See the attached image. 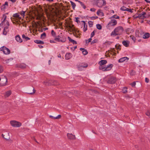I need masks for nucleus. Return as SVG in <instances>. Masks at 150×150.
Returning a JSON list of instances; mask_svg holds the SVG:
<instances>
[{"mask_svg":"<svg viewBox=\"0 0 150 150\" xmlns=\"http://www.w3.org/2000/svg\"><path fill=\"white\" fill-rule=\"evenodd\" d=\"M67 136L68 138L70 139H74L76 138L75 136L71 134H67Z\"/></svg>","mask_w":150,"mask_h":150,"instance_id":"10","label":"nucleus"},{"mask_svg":"<svg viewBox=\"0 0 150 150\" xmlns=\"http://www.w3.org/2000/svg\"><path fill=\"white\" fill-rule=\"evenodd\" d=\"M145 81L146 83H148L149 81V80L147 78H146L145 79Z\"/></svg>","mask_w":150,"mask_h":150,"instance_id":"53","label":"nucleus"},{"mask_svg":"<svg viewBox=\"0 0 150 150\" xmlns=\"http://www.w3.org/2000/svg\"><path fill=\"white\" fill-rule=\"evenodd\" d=\"M146 115L148 116L150 115V111H148L146 113Z\"/></svg>","mask_w":150,"mask_h":150,"instance_id":"50","label":"nucleus"},{"mask_svg":"<svg viewBox=\"0 0 150 150\" xmlns=\"http://www.w3.org/2000/svg\"><path fill=\"white\" fill-rule=\"evenodd\" d=\"M3 71V68L1 65H0V73H1Z\"/></svg>","mask_w":150,"mask_h":150,"instance_id":"48","label":"nucleus"},{"mask_svg":"<svg viewBox=\"0 0 150 150\" xmlns=\"http://www.w3.org/2000/svg\"><path fill=\"white\" fill-rule=\"evenodd\" d=\"M91 18L92 19H94L97 18L98 17L97 16L92 17Z\"/></svg>","mask_w":150,"mask_h":150,"instance_id":"57","label":"nucleus"},{"mask_svg":"<svg viewBox=\"0 0 150 150\" xmlns=\"http://www.w3.org/2000/svg\"><path fill=\"white\" fill-rule=\"evenodd\" d=\"M97 14L98 16H103V13L101 11L100 9H99L98 10L97 12Z\"/></svg>","mask_w":150,"mask_h":150,"instance_id":"24","label":"nucleus"},{"mask_svg":"<svg viewBox=\"0 0 150 150\" xmlns=\"http://www.w3.org/2000/svg\"><path fill=\"white\" fill-rule=\"evenodd\" d=\"M35 42L38 44H43L44 42L43 41L40 40H36L34 41Z\"/></svg>","mask_w":150,"mask_h":150,"instance_id":"21","label":"nucleus"},{"mask_svg":"<svg viewBox=\"0 0 150 150\" xmlns=\"http://www.w3.org/2000/svg\"><path fill=\"white\" fill-rule=\"evenodd\" d=\"M80 50L82 51L83 54L85 55L88 54V52L86 50H85L82 48H80Z\"/></svg>","mask_w":150,"mask_h":150,"instance_id":"19","label":"nucleus"},{"mask_svg":"<svg viewBox=\"0 0 150 150\" xmlns=\"http://www.w3.org/2000/svg\"><path fill=\"white\" fill-rule=\"evenodd\" d=\"M88 66V65L87 64H82L79 67V70H81L82 68H86Z\"/></svg>","mask_w":150,"mask_h":150,"instance_id":"14","label":"nucleus"},{"mask_svg":"<svg viewBox=\"0 0 150 150\" xmlns=\"http://www.w3.org/2000/svg\"><path fill=\"white\" fill-rule=\"evenodd\" d=\"M51 34L54 37H55L56 35V33L53 30H52L51 31Z\"/></svg>","mask_w":150,"mask_h":150,"instance_id":"39","label":"nucleus"},{"mask_svg":"<svg viewBox=\"0 0 150 150\" xmlns=\"http://www.w3.org/2000/svg\"><path fill=\"white\" fill-rule=\"evenodd\" d=\"M26 67V65L23 64H21L19 65V67L22 69H25Z\"/></svg>","mask_w":150,"mask_h":150,"instance_id":"25","label":"nucleus"},{"mask_svg":"<svg viewBox=\"0 0 150 150\" xmlns=\"http://www.w3.org/2000/svg\"><path fill=\"white\" fill-rule=\"evenodd\" d=\"M39 31L41 32H42L43 31H44V30H43V29H39Z\"/></svg>","mask_w":150,"mask_h":150,"instance_id":"62","label":"nucleus"},{"mask_svg":"<svg viewBox=\"0 0 150 150\" xmlns=\"http://www.w3.org/2000/svg\"><path fill=\"white\" fill-rule=\"evenodd\" d=\"M124 31V29L121 26H118L115 28L114 30L110 34L111 36L115 37L117 35H121Z\"/></svg>","mask_w":150,"mask_h":150,"instance_id":"2","label":"nucleus"},{"mask_svg":"<svg viewBox=\"0 0 150 150\" xmlns=\"http://www.w3.org/2000/svg\"><path fill=\"white\" fill-rule=\"evenodd\" d=\"M119 17L118 16H117L116 15H114L111 17V18L119 19Z\"/></svg>","mask_w":150,"mask_h":150,"instance_id":"37","label":"nucleus"},{"mask_svg":"<svg viewBox=\"0 0 150 150\" xmlns=\"http://www.w3.org/2000/svg\"><path fill=\"white\" fill-rule=\"evenodd\" d=\"M107 61L106 60H101L99 62V64L100 66L99 67V69L102 70L103 71H105L110 70L113 66L112 64H110L107 66L106 67H104L103 65L106 64Z\"/></svg>","mask_w":150,"mask_h":150,"instance_id":"1","label":"nucleus"},{"mask_svg":"<svg viewBox=\"0 0 150 150\" xmlns=\"http://www.w3.org/2000/svg\"><path fill=\"white\" fill-rule=\"evenodd\" d=\"M6 23L7 24V26H6V27H4V31H3V34H5V35H6V33L5 34V32H4V31L8 29V26H9V23L8 22V21H7L6 22Z\"/></svg>","mask_w":150,"mask_h":150,"instance_id":"22","label":"nucleus"},{"mask_svg":"<svg viewBox=\"0 0 150 150\" xmlns=\"http://www.w3.org/2000/svg\"><path fill=\"white\" fill-rule=\"evenodd\" d=\"M127 11H129V12H130V13H132V11L131 10V9H129V8H127Z\"/></svg>","mask_w":150,"mask_h":150,"instance_id":"54","label":"nucleus"},{"mask_svg":"<svg viewBox=\"0 0 150 150\" xmlns=\"http://www.w3.org/2000/svg\"><path fill=\"white\" fill-rule=\"evenodd\" d=\"M50 42L51 43H55V42L54 41L52 40H50Z\"/></svg>","mask_w":150,"mask_h":150,"instance_id":"61","label":"nucleus"},{"mask_svg":"<svg viewBox=\"0 0 150 150\" xmlns=\"http://www.w3.org/2000/svg\"><path fill=\"white\" fill-rule=\"evenodd\" d=\"M7 83V79L6 77L4 76L0 77V86H3L6 85Z\"/></svg>","mask_w":150,"mask_h":150,"instance_id":"4","label":"nucleus"},{"mask_svg":"<svg viewBox=\"0 0 150 150\" xmlns=\"http://www.w3.org/2000/svg\"><path fill=\"white\" fill-rule=\"evenodd\" d=\"M11 91H8L6 92L4 96L5 98L8 97L11 95Z\"/></svg>","mask_w":150,"mask_h":150,"instance_id":"17","label":"nucleus"},{"mask_svg":"<svg viewBox=\"0 0 150 150\" xmlns=\"http://www.w3.org/2000/svg\"><path fill=\"white\" fill-rule=\"evenodd\" d=\"M4 5V6H8V2L7 1L6 2H5V4Z\"/></svg>","mask_w":150,"mask_h":150,"instance_id":"60","label":"nucleus"},{"mask_svg":"<svg viewBox=\"0 0 150 150\" xmlns=\"http://www.w3.org/2000/svg\"><path fill=\"white\" fill-rule=\"evenodd\" d=\"M48 28H43V30L44 31L46 30H48Z\"/></svg>","mask_w":150,"mask_h":150,"instance_id":"64","label":"nucleus"},{"mask_svg":"<svg viewBox=\"0 0 150 150\" xmlns=\"http://www.w3.org/2000/svg\"><path fill=\"white\" fill-rule=\"evenodd\" d=\"M80 4L81 5V6H82V7L84 9H85L86 7V6L84 5V4H83V3L82 2H80Z\"/></svg>","mask_w":150,"mask_h":150,"instance_id":"40","label":"nucleus"},{"mask_svg":"<svg viewBox=\"0 0 150 150\" xmlns=\"http://www.w3.org/2000/svg\"><path fill=\"white\" fill-rule=\"evenodd\" d=\"M13 16L15 17H16L18 18V17H19V15L18 13H15L13 15Z\"/></svg>","mask_w":150,"mask_h":150,"instance_id":"44","label":"nucleus"},{"mask_svg":"<svg viewBox=\"0 0 150 150\" xmlns=\"http://www.w3.org/2000/svg\"><path fill=\"white\" fill-rule=\"evenodd\" d=\"M82 22H83L84 24V28L83 30L84 32H85L87 30V27H85V25L86 23L84 21H82Z\"/></svg>","mask_w":150,"mask_h":150,"instance_id":"31","label":"nucleus"},{"mask_svg":"<svg viewBox=\"0 0 150 150\" xmlns=\"http://www.w3.org/2000/svg\"><path fill=\"white\" fill-rule=\"evenodd\" d=\"M130 84L132 87H134L136 85V83L135 82H134L132 83H131Z\"/></svg>","mask_w":150,"mask_h":150,"instance_id":"51","label":"nucleus"},{"mask_svg":"<svg viewBox=\"0 0 150 150\" xmlns=\"http://www.w3.org/2000/svg\"><path fill=\"white\" fill-rule=\"evenodd\" d=\"M130 37L134 41H135L136 38L135 37L133 36H130Z\"/></svg>","mask_w":150,"mask_h":150,"instance_id":"47","label":"nucleus"},{"mask_svg":"<svg viewBox=\"0 0 150 150\" xmlns=\"http://www.w3.org/2000/svg\"><path fill=\"white\" fill-rule=\"evenodd\" d=\"M9 1H10L12 2L13 3H14L16 2V0H9Z\"/></svg>","mask_w":150,"mask_h":150,"instance_id":"63","label":"nucleus"},{"mask_svg":"<svg viewBox=\"0 0 150 150\" xmlns=\"http://www.w3.org/2000/svg\"><path fill=\"white\" fill-rule=\"evenodd\" d=\"M73 25H69L68 26L70 30V32H72L73 30V29L74 28L73 27Z\"/></svg>","mask_w":150,"mask_h":150,"instance_id":"27","label":"nucleus"},{"mask_svg":"<svg viewBox=\"0 0 150 150\" xmlns=\"http://www.w3.org/2000/svg\"><path fill=\"white\" fill-rule=\"evenodd\" d=\"M22 37L23 39H25L26 41L30 40V38L27 37H26L24 34L22 35Z\"/></svg>","mask_w":150,"mask_h":150,"instance_id":"26","label":"nucleus"},{"mask_svg":"<svg viewBox=\"0 0 150 150\" xmlns=\"http://www.w3.org/2000/svg\"><path fill=\"white\" fill-rule=\"evenodd\" d=\"M146 14V13L145 12H142L141 13L139 14L138 16L136 17V18H145V15Z\"/></svg>","mask_w":150,"mask_h":150,"instance_id":"11","label":"nucleus"},{"mask_svg":"<svg viewBox=\"0 0 150 150\" xmlns=\"http://www.w3.org/2000/svg\"><path fill=\"white\" fill-rule=\"evenodd\" d=\"M135 72L133 70H132L131 71V72L130 74L132 75H133L135 74Z\"/></svg>","mask_w":150,"mask_h":150,"instance_id":"49","label":"nucleus"},{"mask_svg":"<svg viewBox=\"0 0 150 150\" xmlns=\"http://www.w3.org/2000/svg\"><path fill=\"white\" fill-rule=\"evenodd\" d=\"M91 40L92 38H89L88 40H86V43L91 42Z\"/></svg>","mask_w":150,"mask_h":150,"instance_id":"46","label":"nucleus"},{"mask_svg":"<svg viewBox=\"0 0 150 150\" xmlns=\"http://www.w3.org/2000/svg\"><path fill=\"white\" fill-rule=\"evenodd\" d=\"M7 7V6H4V4L3 6H2L1 7V8L4 9Z\"/></svg>","mask_w":150,"mask_h":150,"instance_id":"56","label":"nucleus"},{"mask_svg":"<svg viewBox=\"0 0 150 150\" xmlns=\"http://www.w3.org/2000/svg\"><path fill=\"white\" fill-rule=\"evenodd\" d=\"M61 117V115H58L56 117H53V116H52L51 115H50V117L51 118L53 119H59Z\"/></svg>","mask_w":150,"mask_h":150,"instance_id":"18","label":"nucleus"},{"mask_svg":"<svg viewBox=\"0 0 150 150\" xmlns=\"http://www.w3.org/2000/svg\"><path fill=\"white\" fill-rule=\"evenodd\" d=\"M68 39L70 42H72L74 44H77V42L75 41L72 39H71V38L69 37H68Z\"/></svg>","mask_w":150,"mask_h":150,"instance_id":"20","label":"nucleus"},{"mask_svg":"<svg viewBox=\"0 0 150 150\" xmlns=\"http://www.w3.org/2000/svg\"><path fill=\"white\" fill-rule=\"evenodd\" d=\"M96 3V5L99 7H101L105 5L106 2L104 0H94Z\"/></svg>","mask_w":150,"mask_h":150,"instance_id":"5","label":"nucleus"},{"mask_svg":"<svg viewBox=\"0 0 150 150\" xmlns=\"http://www.w3.org/2000/svg\"><path fill=\"white\" fill-rule=\"evenodd\" d=\"M10 123L11 125L14 127H19L21 125V122L15 120L11 121Z\"/></svg>","mask_w":150,"mask_h":150,"instance_id":"6","label":"nucleus"},{"mask_svg":"<svg viewBox=\"0 0 150 150\" xmlns=\"http://www.w3.org/2000/svg\"><path fill=\"white\" fill-rule=\"evenodd\" d=\"M70 3H71V4L72 7L73 9H74V8H75L76 6L74 2H72V1H70Z\"/></svg>","mask_w":150,"mask_h":150,"instance_id":"30","label":"nucleus"},{"mask_svg":"<svg viewBox=\"0 0 150 150\" xmlns=\"http://www.w3.org/2000/svg\"><path fill=\"white\" fill-rule=\"evenodd\" d=\"M13 59L12 58H10L9 59H6L5 61L6 62V63H10V62H11L12 60H13Z\"/></svg>","mask_w":150,"mask_h":150,"instance_id":"29","label":"nucleus"},{"mask_svg":"<svg viewBox=\"0 0 150 150\" xmlns=\"http://www.w3.org/2000/svg\"><path fill=\"white\" fill-rule=\"evenodd\" d=\"M79 18H76V21L77 23H78L79 21Z\"/></svg>","mask_w":150,"mask_h":150,"instance_id":"58","label":"nucleus"},{"mask_svg":"<svg viewBox=\"0 0 150 150\" xmlns=\"http://www.w3.org/2000/svg\"><path fill=\"white\" fill-rule=\"evenodd\" d=\"M96 27L99 30H101L102 29V26L100 24H98L96 25Z\"/></svg>","mask_w":150,"mask_h":150,"instance_id":"35","label":"nucleus"},{"mask_svg":"<svg viewBox=\"0 0 150 150\" xmlns=\"http://www.w3.org/2000/svg\"><path fill=\"white\" fill-rule=\"evenodd\" d=\"M116 81V80L115 78L113 77H111L108 79L107 81V83L110 84H113Z\"/></svg>","mask_w":150,"mask_h":150,"instance_id":"8","label":"nucleus"},{"mask_svg":"<svg viewBox=\"0 0 150 150\" xmlns=\"http://www.w3.org/2000/svg\"><path fill=\"white\" fill-rule=\"evenodd\" d=\"M117 21L115 19H112L108 23L107 26V28L110 30L111 29L112 27L116 25L117 24Z\"/></svg>","mask_w":150,"mask_h":150,"instance_id":"3","label":"nucleus"},{"mask_svg":"<svg viewBox=\"0 0 150 150\" xmlns=\"http://www.w3.org/2000/svg\"><path fill=\"white\" fill-rule=\"evenodd\" d=\"M25 11H22L20 13V14H21V15L23 16H25Z\"/></svg>","mask_w":150,"mask_h":150,"instance_id":"42","label":"nucleus"},{"mask_svg":"<svg viewBox=\"0 0 150 150\" xmlns=\"http://www.w3.org/2000/svg\"><path fill=\"white\" fill-rule=\"evenodd\" d=\"M72 32H73V33H79V31L77 30L76 29L74 28L73 29V30L72 31Z\"/></svg>","mask_w":150,"mask_h":150,"instance_id":"33","label":"nucleus"},{"mask_svg":"<svg viewBox=\"0 0 150 150\" xmlns=\"http://www.w3.org/2000/svg\"><path fill=\"white\" fill-rule=\"evenodd\" d=\"M73 35H74L77 38H79V36L80 35V34L77 33H73Z\"/></svg>","mask_w":150,"mask_h":150,"instance_id":"38","label":"nucleus"},{"mask_svg":"<svg viewBox=\"0 0 150 150\" xmlns=\"http://www.w3.org/2000/svg\"><path fill=\"white\" fill-rule=\"evenodd\" d=\"M98 41V40L97 39H96L93 40L91 42V44H93L95 43H97Z\"/></svg>","mask_w":150,"mask_h":150,"instance_id":"36","label":"nucleus"},{"mask_svg":"<svg viewBox=\"0 0 150 150\" xmlns=\"http://www.w3.org/2000/svg\"><path fill=\"white\" fill-rule=\"evenodd\" d=\"M59 84V83H58L56 81H54V83H53V85H58Z\"/></svg>","mask_w":150,"mask_h":150,"instance_id":"52","label":"nucleus"},{"mask_svg":"<svg viewBox=\"0 0 150 150\" xmlns=\"http://www.w3.org/2000/svg\"><path fill=\"white\" fill-rule=\"evenodd\" d=\"M0 50L2 51L4 54H8L10 52V50L8 48L4 46L1 47Z\"/></svg>","mask_w":150,"mask_h":150,"instance_id":"7","label":"nucleus"},{"mask_svg":"<svg viewBox=\"0 0 150 150\" xmlns=\"http://www.w3.org/2000/svg\"><path fill=\"white\" fill-rule=\"evenodd\" d=\"M96 9L94 8H91L90 9V11L92 12H94L96 11Z\"/></svg>","mask_w":150,"mask_h":150,"instance_id":"55","label":"nucleus"},{"mask_svg":"<svg viewBox=\"0 0 150 150\" xmlns=\"http://www.w3.org/2000/svg\"><path fill=\"white\" fill-rule=\"evenodd\" d=\"M123 45L126 47H127L129 46V42L128 41H124L122 42Z\"/></svg>","mask_w":150,"mask_h":150,"instance_id":"16","label":"nucleus"},{"mask_svg":"<svg viewBox=\"0 0 150 150\" xmlns=\"http://www.w3.org/2000/svg\"><path fill=\"white\" fill-rule=\"evenodd\" d=\"M15 39L16 41L19 43H21L22 42V40L21 38L20 35H18L16 36Z\"/></svg>","mask_w":150,"mask_h":150,"instance_id":"13","label":"nucleus"},{"mask_svg":"<svg viewBox=\"0 0 150 150\" xmlns=\"http://www.w3.org/2000/svg\"><path fill=\"white\" fill-rule=\"evenodd\" d=\"M127 88L126 87H124L123 88V89L122 90V92L123 93H126L127 92Z\"/></svg>","mask_w":150,"mask_h":150,"instance_id":"41","label":"nucleus"},{"mask_svg":"<svg viewBox=\"0 0 150 150\" xmlns=\"http://www.w3.org/2000/svg\"><path fill=\"white\" fill-rule=\"evenodd\" d=\"M127 8L124 6H123L120 8V10L122 11H127Z\"/></svg>","mask_w":150,"mask_h":150,"instance_id":"32","label":"nucleus"},{"mask_svg":"<svg viewBox=\"0 0 150 150\" xmlns=\"http://www.w3.org/2000/svg\"><path fill=\"white\" fill-rule=\"evenodd\" d=\"M46 36V33H43L41 35L40 37L42 39H44L45 38Z\"/></svg>","mask_w":150,"mask_h":150,"instance_id":"28","label":"nucleus"},{"mask_svg":"<svg viewBox=\"0 0 150 150\" xmlns=\"http://www.w3.org/2000/svg\"><path fill=\"white\" fill-rule=\"evenodd\" d=\"M3 17H4V20H3V22H4V21H5V19H6V15H3Z\"/></svg>","mask_w":150,"mask_h":150,"instance_id":"59","label":"nucleus"},{"mask_svg":"<svg viewBox=\"0 0 150 150\" xmlns=\"http://www.w3.org/2000/svg\"><path fill=\"white\" fill-rule=\"evenodd\" d=\"M72 57V54L70 53H67L65 55V58L67 59H68L71 58Z\"/></svg>","mask_w":150,"mask_h":150,"instance_id":"15","label":"nucleus"},{"mask_svg":"<svg viewBox=\"0 0 150 150\" xmlns=\"http://www.w3.org/2000/svg\"><path fill=\"white\" fill-rule=\"evenodd\" d=\"M150 36V34L149 33H146L143 35V38L144 39L148 38Z\"/></svg>","mask_w":150,"mask_h":150,"instance_id":"23","label":"nucleus"},{"mask_svg":"<svg viewBox=\"0 0 150 150\" xmlns=\"http://www.w3.org/2000/svg\"><path fill=\"white\" fill-rule=\"evenodd\" d=\"M129 59V58L127 57H122L118 60V62H122L125 61L127 60L128 61Z\"/></svg>","mask_w":150,"mask_h":150,"instance_id":"12","label":"nucleus"},{"mask_svg":"<svg viewBox=\"0 0 150 150\" xmlns=\"http://www.w3.org/2000/svg\"><path fill=\"white\" fill-rule=\"evenodd\" d=\"M35 90L34 89V88H33V92H28V93L30 94H33L35 93Z\"/></svg>","mask_w":150,"mask_h":150,"instance_id":"43","label":"nucleus"},{"mask_svg":"<svg viewBox=\"0 0 150 150\" xmlns=\"http://www.w3.org/2000/svg\"><path fill=\"white\" fill-rule=\"evenodd\" d=\"M59 37V36H58L57 37L55 38L54 40L58 42H64L66 41V38H63V40H61Z\"/></svg>","mask_w":150,"mask_h":150,"instance_id":"9","label":"nucleus"},{"mask_svg":"<svg viewBox=\"0 0 150 150\" xmlns=\"http://www.w3.org/2000/svg\"><path fill=\"white\" fill-rule=\"evenodd\" d=\"M95 35V31H93L91 34V38H92Z\"/></svg>","mask_w":150,"mask_h":150,"instance_id":"45","label":"nucleus"},{"mask_svg":"<svg viewBox=\"0 0 150 150\" xmlns=\"http://www.w3.org/2000/svg\"><path fill=\"white\" fill-rule=\"evenodd\" d=\"M88 23L89 24V26L90 27H91L92 26L93 24V22L91 21H89L88 22Z\"/></svg>","mask_w":150,"mask_h":150,"instance_id":"34","label":"nucleus"}]
</instances>
